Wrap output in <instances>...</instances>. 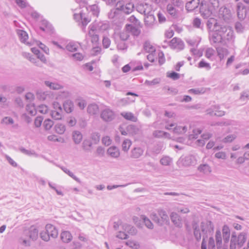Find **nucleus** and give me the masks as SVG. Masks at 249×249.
<instances>
[{
    "label": "nucleus",
    "instance_id": "1",
    "mask_svg": "<svg viewBox=\"0 0 249 249\" xmlns=\"http://www.w3.org/2000/svg\"><path fill=\"white\" fill-rule=\"evenodd\" d=\"M194 234L197 241H200L201 237L207 238L213 232L214 226L211 221H206L201 223L200 229L196 223L193 224Z\"/></svg>",
    "mask_w": 249,
    "mask_h": 249
},
{
    "label": "nucleus",
    "instance_id": "2",
    "mask_svg": "<svg viewBox=\"0 0 249 249\" xmlns=\"http://www.w3.org/2000/svg\"><path fill=\"white\" fill-rule=\"evenodd\" d=\"M38 231L35 226H31L28 230H24L23 235L20 238V242L25 246H30V239L33 241L36 240L38 237Z\"/></svg>",
    "mask_w": 249,
    "mask_h": 249
},
{
    "label": "nucleus",
    "instance_id": "3",
    "mask_svg": "<svg viewBox=\"0 0 249 249\" xmlns=\"http://www.w3.org/2000/svg\"><path fill=\"white\" fill-rule=\"evenodd\" d=\"M157 214L153 213L151 214V218L160 226H162L169 222V217L166 211L162 209L157 210Z\"/></svg>",
    "mask_w": 249,
    "mask_h": 249
},
{
    "label": "nucleus",
    "instance_id": "4",
    "mask_svg": "<svg viewBox=\"0 0 249 249\" xmlns=\"http://www.w3.org/2000/svg\"><path fill=\"white\" fill-rule=\"evenodd\" d=\"M246 240V234L241 232L238 237L235 233H232L230 241V249H237L241 248Z\"/></svg>",
    "mask_w": 249,
    "mask_h": 249
},
{
    "label": "nucleus",
    "instance_id": "5",
    "mask_svg": "<svg viewBox=\"0 0 249 249\" xmlns=\"http://www.w3.org/2000/svg\"><path fill=\"white\" fill-rule=\"evenodd\" d=\"M115 117L114 111L109 107H106L100 113L101 118L105 122H111Z\"/></svg>",
    "mask_w": 249,
    "mask_h": 249
},
{
    "label": "nucleus",
    "instance_id": "6",
    "mask_svg": "<svg viewBox=\"0 0 249 249\" xmlns=\"http://www.w3.org/2000/svg\"><path fill=\"white\" fill-rule=\"evenodd\" d=\"M219 31L220 28L215 29L214 31L210 33L209 39L212 45L222 42L223 38L226 37L225 36L223 35L222 32H220Z\"/></svg>",
    "mask_w": 249,
    "mask_h": 249
},
{
    "label": "nucleus",
    "instance_id": "7",
    "mask_svg": "<svg viewBox=\"0 0 249 249\" xmlns=\"http://www.w3.org/2000/svg\"><path fill=\"white\" fill-rule=\"evenodd\" d=\"M116 6L117 7V9H119L120 11H122L126 14L131 13L134 9V5L133 3L129 2L124 4L123 1H118Z\"/></svg>",
    "mask_w": 249,
    "mask_h": 249
},
{
    "label": "nucleus",
    "instance_id": "8",
    "mask_svg": "<svg viewBox=\"0 0 249 249\" xmlns=\"http://www.w3.org/2000/svg\"><path fill=\"white\" fill-rule=\"evenodd\" d=\"M136 10L139 13L143 14L144 16L149 14L153 11L151 5L146 2L138 3L136 5Z\"/></svg>",
    "mask_w": 249,
    "mask_h": 249
},
{
    "label": "nucleus",
    "instance_id": "9",
    "mask_svg": "<svg viewBox=\"0 0 249 249\" xmlns=\"http://www.w3.org/2000/svg\"><path fill=\"white\" fill-rule=\"evenodd\" d=\"M165 129L167 130L173 129V132L177 134H184L187 130V127L186 126L176 125L175 124H167L165 126Z\"/></svg>",
    "mask_w": 249,
    "mask_h": 249
},
{
    "label": "nucleus",
    "instance_id": "10",
    "mask_svg": "<svg viewBox=\"0 0 249 249\" xmlns=\"http://www.w3.org/2000/svg\"><path fill=\"white\" fill-rule=\"evenodd\" d=\"M89 28H91V30H95L98 33L103 32L107 30L109 28V25L107 23L99 22L90 25L89 26Z\"/></svg>",
    "mask_w": 249,
    "mask_h": 249
},
{
    "label": "nucleus",
    "instance_id": "11",
    "mask_svg": "<svg viewBox=\"0 0 249 249\" xmlns=\"http://www.w3.org/2000/svg\"><path fill=\"white\" fill-rule=\"evenodd\" d=\"M144 148L137 146L132 148L130 152V158L131 159H137L141 157L144 153Z\"/></svg>",
    "mask_w": 249,
    "mask_h": 249
},
{
    "label": "nucleus",
    "instance_id": "12",
    "mask_svg": "<svg viewBox=\"0 0 249 249\" xmlns=\"http://www.w3.org/2000/svg\"><path fill=\"white\" fill-rule=\"evenodd\" d=\"M169 45L172 48L178 50H182L184 47V43L183 41L177 37L173 38L170 41Z\"/></svg>",
    "mask_w": 249,
    "mask_h": 249
},
{
    "label": "nucleus",
    "instance_id": "13",
    "mask_svg": "<svg viewBox=\"0 0 249 249\" xmlns=\"http://www.w3.org/2000/svg\"><path fill=\"white\" fill-rule=\"evenodd\" d=\"M237 16L240 19H244L247 15V7L243 3L239 2L237 4Z\"/></svg>",
    "mask_w": 249,
    "mask_h": 249
},
{
    "label": "nucleus",
    "instance_id": "14",
    "mask_svg": "<svg viewBox=\"0 0 249 249\" xmlns=\"http://www.w3.org/2000/svg\"><path fill=\"white\" fill-rule=\"evenodd\" d=\"M200 4V0H187L186 9L188 11H192L198 7Z\"/></svg>",
    "mask_w": 249,
    "mask_h": 249
},
{
    "label": "nucleus",
    "instance_id": "15",
    "mask_svg": "<svg viewBox=\"0 0 249 249\" xmlns=\"http://www.w3.org/2000/svg\"><path fill=\"white\" fill-rule=\"evenodd\" d=\"M45 230L50 237L55 238L58 236V231L53 225L50 224H47L45 226Z\"/></svg>",
    "mask_w": 249,
    "mask_h": 249
},
{
    "label": "nucleus",
    "instance_id": "16",
    "mask_svg": "<svg viewBox=\"0 0 249 249\" xmlns=\"http://www.w3.org/2000/svg\"><path fill=\"white\" fill-rule=\"evenodd\" d=\"M219 32H222V35L225 36L226 37L223 38V39H232L233 32L230 29H227L225 26L220 27Z\"/></svg>",
    "mask_w": 249,
    "mask_h": 249
},
{
    "label": "nucleus",
    "instance_id": "17",
    "mask_svg": "<svg viewBox=\"0 0 249 249\" xmlns=\"http://www.w3.org/2000/svg\"><path fill=\"white\" fill-rule=\"evenodd\" d=\"M154 11H153L149 13V14H147L146 16H144L145 24L147 27H151L156 21V19L154 15Z\"/></svg>",
    "mask_w": 249,
    "mask_h": 249
},
{
    "label": "nucleus",
    "instance_id": "18",
    "mask_svg": "<svg viewBox=\"0 0 249 249\" xmlns=\"http://www.w3.org/2000/svg\"><path fill=\"white\" fill-rule=\"evenodd\" d=\"M74 18L75 19H81L82 24L84 28L91 20L89 18L86 17L83 13H80L79 14H74Z\"/></svg>",
    "mask_w": 249,
    "mask_h": 249
},
{
    "label": "nucleus",
    "instance_id": "19",
    "mask_svg": "<svg viewBox=\"0 0 249 249\" xmlns=\"http://www.w3.org/2000/svg\"><path fill=\"white\" fill-rule=\"evenodd\" d=\"M44 84L47 87L53 90H59L63 88V85L56 82H53L49 81H45Z\"/></svg>",
    "mask_w": 249,
    "mask_h": 249
},
{
    "label": "nucleus",
    "instance_id": "20",
    "mask_svg": "<svg viewBox=\"0 0 249 249\" xmlns=\"http://www.w3.org/2000/svg\"><path fill=\"white\" fill-rule=\"evenodd\" d=\"M107 154L112 158H117L120 156V153L118 147L112 146L108 148L107 150Z\"/></svg>",
    "mask_w": 249,
    "mask_h": 249
},
{
    "label": "nucleus",
    "instance_id": "21",
    "mask_svg": "<svg viewBox=\"0 0 249 249\" xmlns=\"http://www.w3.org/2000/svg\"><path fill=\"white\" fill-rule=\"evenodd\" d=\"M170 218L172 222L176 226L178 227H181L182 225L181 220L180 219L179 216L176 213H171L170 214Z\"/></svg>",
    "mask_w": 249,
    "mask_h": 249
},
{
    "label": "nucleus",
    "instance_id": "22",
    "mask_svg": "<svg viewBox=\"0 0 249 249\" xmlns=\"http://www.w3.org/2000/svg\"><path fill=\"white\" fill-rule=\"evenodd\" d=\"M17 34L21 42L29 45L26 41L28 38V35L25 31L18 29L17 30Z\"/></svg>",
    "mask_w": 249,
    "mask_h": 249
},
{
    "label": "nucleus",
    "instance_id": "23",
    "mask_svg": "<svg viewBox=\"0 0 249 249\" xmlns=\"http://www.w3.org/2000/svg\"><path fill=\"white\" fill-rule=\"evenodd\" d=\"M87 111L92 115L98 114L99 111L98 106L95 103L89 104L88 107Z\"/></svg>",
    "mask_w": 249,
    "mask_h": 249
},
{
    "label": "nucleus",
    "instance_id": "24",
    "mask_svg": "<svg viewBox=\"0 0 249 249\" xmlns=\"http://www.w3.org/2000/svg\"><path fill=\"white\" fill-rule=\"evenodd\" d=\"M196 160L193 155H190L186 156L183 159V163L186 166H189L196 163Z\"/></svg>",
    "mask_w": 249,
    "mask_h": 249
},
{
    "label": "nucleus",
    "instance_id": "25",
    "mask_svg": "<svg viewBox=\"0 0 249 249\" xmlns=\"http://www.w3.org/2000/svg\"><path fill=\"white\" fill-rule=\"evenodd\" d=\"M63 107L67 113H71L73 110V103L71 100H67L64 102Z\"/></svg>",
    "mask_w": 249,
    "mask_h": 249
},
{
    "label": "nucleus",
    "instance_id": "26",
    "mask_svg": "<svg viewBox=\"0 0 249 249\" xmlns=\"http://www.w3.org/2000/svg\"><path fill=\"white\" fill-rule=\"evenodd\" d=\"M121 115L127 120L133 122H136L137 121V118L130 112H122L121 113Z\"/></svg>",
    "mask_w": 249,
    "mask_h": 249
},
{
    "label": "nucleus",
    "instance_id": "27",
    "mask_svg": "<svg viewBox=\"0 0 249 249\" xmlns=\"http://www.w3.org/2000/svg\"><path fill=\"white\" fill-rule=\"evenodd\" d=\"M153 136L154 137L160 138H165L170 139V134L169 133L162 131L161 130H155L153 132Z\"/></svg>",
    "mask_w": 249,
    "mask_h": 249
},
{
    "label": "nucleus",
    "instance_id": "28",
    "mask_svg": "<svg viewBox=\"0 0 249 249\" xmlns=\"http://www.w3.org/2000/svg\"><path fill=\"white\" fill-rule=\"evenodd\" d=\"M198 171L205 175L209 174L212 170L210 166L207 164H200L198 167Z\"/></svg>",
    "mask_w": 249,
    "mask_h": 249
},
{
    "label": "nucleus",
    "instance_id": "29",
    "mask_svg": "<svg viewBox=\"0 0 249 249\" xmlns=\"http://www.w3.org/2000/svg\"><path fill=\"white\" fill-rule=\"evenodd\" d=\"M61 238L64 243L70 242L72 238L71 233L68 231H64L61 234Z\"/></svg>",
    "mask_w": 249,
    "mask_h": 249
},
{
    "label": "nucleus",
    "instance_id": "30",
    "mask_svg": "<svg viewBox=\"0 0 249 249\" xmlns=\"http://www.w3.org/2000/svg\"><path fill=\"white\" fill-rule=\"evenodd\" d=\"M217 55L219 56L220 60H222L225 56L228 55L229 53L228 50L225 48L218 47L216 49Z\"/></svg>",
    "mask_w": 249,
    "mask_h": 249
},
{
    "label": "nucleus",
    "instance_id": "31",
    "mask_svg": "<svg viewBox=\"0 0 249 249\" xmlns=\"http://www.w3.org/2000/svg\"><path fill=\"white\" fill-rule=\"evenodd\" d=\"M223 237L225 242H228L230 236V230L227 225L223 226L222 228Z\"/></svg>",
    "mask_w": 249,
    "mask_h": 249
},
{
    "label": "nucleus",
    "instance_id": "32",
    "mask_svg": "<svg viewBox=\"0 0 249 249\" xmlns=\"http://www.w3.org/2000/svg\"><path fill=\"white\" fill-rule=\"evenodd\" d=\"M83 138L81 133L79 131H74L72 133V139L75 144H79L81 142Z\"/></svg>",
    "mask_w": 249,
    "mask_h": 249
},
{
    "label": "nucleus",
    "instance_id": "33",
    "mask_svg": "<svg viewBox=\"0 0 249 249\" xmlns=\"http://www.w3.org/2000/svg\"><path fill=\"white\" fill-rule=\"evenodd\" d=\"M167 11L169 14L172 17L176 18L178 15V10L175 7L173 6V4H168L167 6Z\"/></svg>",
    "mask_w": 249,
    "mask_h": 249
},
{
    "label": "nucleus",
    "instance_id": "34",
    "mask_svg": "<svg viewBox=\"0 0 249 249\" xmlns=\"http://www.w3.org/2000/svg\"><path fill=\"white\" fill-rule=\"evenodd\" d=\"M216 245L217 249H220L222 247V241L221 231L217 230L215 233Z\"/></svg>",
    "mask_w": 249,
    "mask_h": 249
},
{
    "label": "nucleus",
    "instance_id": "35",
    "mask_svg": "<svg viewBox=\"0 0 249 249\" xmlns=\"http://www.w3.org/2000/svg\"><path fill=\"white\" fill-rule=\"evenodd\" d=\"M143 49L149 53H154L156 51L155 48L148 41H146L143 44Z\"/></svg>",
    "mask_w": 249,
    "mask_h": 249
},
{
    "label": "nucleus",
    "instance_id": "36",
    "mask_svg": "<svg viewBox=\"0 0 249 249\" xmlns=\"http://www.w3.org/2000/svg\"><path fill=\"white\" fill-rule=\"evenodd\" d=\"M63 110H52L51 115L52 117L54 120H60L62 117Z\"/></svg>",
    "mask_w": 249,
    "mask_h": 249
},
{
    "label": "nucleus",
    "instance_id": "37",
    "mask_svg": "<svg viewBox=\"0 0 249 249\" xmlns=\"http://www.w3.org/2000/svg\"><path fill=\"white\" fill-rule=\"evenodd\" d=\"M89 35L91 38V42L92 43H96L99 40L98 35L96 34L97 32L95 30H92L91 28H89Z\"/></svg>",
    "mask_w": 249,
    "mask_h": 249
},
{
    "label": "nucleus",
    "instance_id": "38",
    "mask_svg": "<svg viewBox=\"0 0 249 249\" xmlns=\"http://www.w3.org/2000/svg\"><path fill=\"white\" fill-rule=\"evenodd\" d=\"M141 218L142 219L143 222L144 223L145 226L147 228L149 229H153L154 225L148 218H147L145 215H141Z\"/></svg>",
    "mask_w": 249,
    "mask_h": 249
},
{
    "label": "nucleus",
    "instance_id": "39",
    "mask_svg": "<svg viewBox=\"0 0 249 249\" xmlns=\"http://www.w3.org/2000/svg\"><path fill=\"white\" fill-rule=\"evenodd\" d=\"M160 163L164 166L170 165L172 163V159L169 156H164L160 159Z\"/></svg>",
    "mask_w": 249,
    "mask_h": 249
},
{
    "label": "nucleus",
    "instance_id": "40",
    "mask_svg": "<svg viewBox=\"0 0 249 249\" xmlns=\"http://www.w3.org/2000/svg\"><path fill=\"white\" fill-rule=\"evenodd\" d=\"M89 9L92 14L95 17H97L100 12V9L96 4H93L89 7Z\"/></svg>",
    "mask_w": 249,
    "mask_h": 249
},
{
    "label": "nucleus",
    "instance_id": "41",
    "mask_svg": "<svg viewBox=\"0 0 249 249\" xmlns=\"http://www.w3.org/2000/svg\"><path fill=\"white\" fill-rule=\"evenodd\" d=\"M55 129L57 133L62 134L65 132L66 127L65 126L62 124H57L55 125Z\"/></svg>",
    "mask_w": 249,
    "mask_h": 249
},
{
    "label": "nucleus",
    "instance_id": "42",
    "mask_svg": "<svg viewBox=\"0 0 249 249\" xmlns=\"http://www.w3.org/2000/svg\"><path fill=\"white\" fill-rule=\"evenodd\" d=\"M79 45L77 43L74 42H70L67 46L66 49L70 52H75L76 51Z\"/></svg>",
    "mask_w": 249,
    "mask_h": 249
},
{
    "label": "nucleus",
    "instance_id": "43",
    "mask_svg": "<svg viewBox=\"0 0 249 249\" xmlns=\"http://www.w3.org/2000/svg\"><path fill=\"white\" fill-rule=\"evenodd\" d=\"M213 109L214 110H213L212 115L214 114L215 116L221 117L225 115V112L222 110H220V107L219 106H215L213 107Z\"/></svg>",
    "mask_w": 249,
    "mask_h": 249
},
{
    "label": "nucleus",
    "instance_id": "44",
    "mask_svg": "<svg viewBox=\"0 0 249 249\" xmlns=\"http://www.w3.org/2000/svg\"><path fill=\"white\" fill-rule=\"evenodd\" d=\"M213 25L214 26L213 28V30L219 29L216 21L214 18H211L207 21V26L208 28L211 29L212 28Z\"/></svg>",
    "mask_w": 249,
    "mask_h": 249
},
{
    "label": "nucleus",
    "instance_id": "45",
    "mask_svg": "<svg viewBox=\"0 0 249 249\" xmlns=\"http://www.w3.org/2000/svg\"><path fill=\"white\" fill-rule=\"evenodd\" d=\"M131 144L132 143L130 140L128 139L124 140L122 143V150L124 152H127Z\"/></svg>",
    "mask_w": 249,
    "mask_h": 249
},
{
    "label": "nucleus",
    "instance_id": "46",
    "mask_svg": "<svg viewBox=\"0 0 249 249\" xmlns=\"http://www.w3.org/2000/svg\"><path fill=\"white\" fill-rule=\"evenodd\" d=\"M198 67L199 68H204L206 70L209 71L211 70V67L209 63L206 62L203 59L201 60L198 64Z\"/></svg>",
    "mask_w": 249,
    "mask_h": 249
},
{
    "label": "nucleus",
    "instance_id": "47",
    "mask_svg": "<svg viewBox=\"0 0 249 249\" xmlns=\"http://www.w3.org/2000/svg\"><path fill=\"white\" fill-rule=\"evenodd\" d=\"M169 4H173V6L180 9L183 8L184 5L181 0H170V3Z\"/></svg>",
    "mask_w": 249,
    "mask_h": 249
},
{
    "label": "nucleus",
    "instance_id": "48",
    "mask_svg": "<svg viewBox=\"0 0 249 249\" xmlns=\"http://www.w3.org/2000/svg\"><path fill=\"white\" fill-rule=\"evenodd\" d=\"M201 15L205 18L210 17L212 15V11L210 9L204 10L203 7L199 8Z\"/></svg>",
    "mask_w": 249,
    "mask_h": 249
},
{
    "label": "nucleus",
    "instance_id": "49",
    "mask_svg": "<svg viewBox=\"0 0 249 249\" xmlns=\"http://www.w3.org/2000/svg\"><path fill=\"white\" fill-rule=\"evenodd\" d=\"M27 111L32 116L35 115L36 113V109L34 105H27L26 107Z\"/></svg>",
    "mask_w": 249,
    "mask_h": 249
},
{
    "label": "nucleus",
    "instance_id": "50",
    "mask_svg": "<svg viewBox=\"0 0 249 249\" xmlns=\"http://www.w3.org/2000/svg\"><path fill=\"white\" fill-rule=\"evenodd\" d=\"M189 92L191 94L198 95L201 94L205 92V90L203 88L192 89L189 90Z\"/></svg>",
    "mask_w": 249,
    "mask_h": 249
},
{
    "label": "nucleus",
    "instance_id": "51",
    "mask_svg": "<svg viewBox=\"0 0 249 249\" xmlns=\"http://www.w3.org/2000/svg\"><path fill=\"white\" fill-rule=\"evenodd\" d=\"M53 125V122L51 119H46L43 123V125L46 130H50Z\"/></svg>",
    "mask_w": 249,
    "mask_h": 249
},
{
    "label": "nucleus",
    "instance_id": "52",
    "mask_svg": "<svg viewBox=\"0 0 249 249\" xmlns=\"http://www.w3.org/2000/svg\"><path fill=\"white\" fill-rule=\"evenodd\" d=\"M92 142L89 140H85L83 142L82 147L85 151H89L92 146Z\"/></svg>",
    "mask_w": 249,
    "mask_h": 249
},
{
    "label": "nucleus",
    "instance_id": "53",
    "mask_svg": "<svg viewBox=\"0 0 249 249\" xmlns=\"http://www.w3.org/2000/svg\"><path fill=\"white\" fill-rule=\"evenodd\" d=\"M129 37V32L127 31H123L120 34V38L123 41L126 40Z\"/></svg>",
    "mask_w": 249,
    "mask_h": 249
},
{
    "label": "nucleus",
    "instance_id": "54",
    "mask_svg": "<svg viewBox=\"0 0 249 249\" xmlns=\"http://www.w3.org/2000/svg\"><path fill=\"white\" fill-rule=\"evenodd\" d=\"M20 151L23 154L28 155V156H35L36 157L37 155L36 153V152L34 150H29L25 149L23 147H21L19 148Z\"/></svg>",
    "mask_w": 249,
    "mask_h": 249
},
{
    "label": "nucleus",
    "instance_id": "55",
    "mask_svg": "<svg viewBox=\"0 0 249 249\" xmlns=\"http://www.w3.org/2000/svg\"><path fill=\"white\" fill-rule=\"evenodd\" d=\"M236 138V135L235 134L229 135L222 140V142L224 143L231 142Z\"/></svg>",
    "mask_w": 249,
    "mask_h": 249
},
{
    "label": "nucleus",
    "instance_id": "56",
    "mask_svg": "<svg viewBox=\"0 0 249 249\" xmlns=\"http://www.w3.org/2000/svg\"><path fill=\"white\" fill-rule=\"evenodd\" d=\"M48 107L45 105H41L39 106L36 109V112L38 111L39 112L42 114H46L48 112Z\"/></svg>",
    "mask_w": 249,
    "mask_h": 249
},
{
    "label": "nucleus",
    "instance_id": "57",
    "mask_svg": "<svg viewBox=\"0 0 249 249\" xmlns=\"http://www.w3.org/2000/svg\"><path fill=\"white\" fill-rule=\"evenodd\" d=\"M118 11H119V9H117V7L115 9H111L108 13V17L109 18L112 19L114 18L118 14Z\"/></svg>",
    "mask_w": 249,
    "mask_h": 249
},
{
    "label": "nucleus",
    "instance_id": "58",
    "mask_svg": "<svg viewBox=\"0 0 249 249\" xmlns=\"http://www.w3.org/2000/svg\"><path fill=\"white\" fill-rule=\"evenodd\" d=\"M125 230L129 234L132 235L136 234L137 233V230L133 226L126 225Z\"/></svg>",
    "mask_w": 249,
    "mask_h": 249
},
{
    "label": "nucleus",
    "instance_id": "59",
    "mask_svg": "<svg viewBox=\"0 0 249 249\" xmlns=\"http://www.w3.org/2000/svg\"><path fill=\"white\" fill-rule=\"evenodd\" d=\"M160 79L159 78H155L152 81L146 80L145 81V84L148 86H152L158 84L160 83Z\"/></svg>",
    "mask_w": 249,
    "mask_h": 249
},
{
    "label": "nucleus",
    "instance_id": "60",
    "mask_svg": "<svg viewBox=\"0 0 249 249\" xmlns=\"http://www.w3.org/2000/svg\"><path fill=\"white\" fill-rule=\"evenodd\" d=\"M214 50L211 48H209L206 49L205 52V56L208 59H211L214 55Z\"/></svg>",
    "mask_w": 249,
    "mask_h": 249
},
{
    "label": "nucleus",
    "instance_id": "61",
    "mask_svg": "<svg viewBox=\"0 0 249 249\" xmlns=\"http://www.w3.org/2000/svg\"><path fill=\"white\" fill-rule=\"evenodd\" d=\"M40 236L43 240L46 242L48 241L50 238V236L46 230L45 231H42L40 232Z\"/></svg>",
    "mask_w": 249,
    "mask_h": 249
},
{
    "label": "nucleus",
    "instance_id": "62",
    "mask_svg": "<svg viewBox=\"0 0 249 249\" xmlns=\"http://www.w3.org/2000/svg\"><path fill=\"white\" fill-rule=\"evenodd\" d=\"M91 139L94 144H97L100 141V135L98 133H93L91 136Z\"/></svg>",
    "mask_w": 249,
    "mask_h": 249
},
{
    "label": "nucleus",
    "instance_id": "63",
    "mask_svg": "<svg viewBox=\"0 0 249 249\" xmlns=\"http://www.w3.org/2000/svg\"><path fill=\"white\" fill-rule=\"evenodd\" d=\"M167 77L176 80L179 78V74L175 71L167 73Z\"/></svg>",
    "mask_w": 249,
    "mask_h": 249
},
{
    "label": "nucleus",
    "instance_id": "64",
    "mask_svg": "<svg viewBox=\"0 0 249 249\" xmlns=\"http://www.w3.org/2000/svg\"><path fill=\"white\" fill-rule=\"evenodd\" d=\"M162 146L160 144H157L154 146L152 152L155 155H158L161 152Z\"/></svg>",
    "mask_w": 249,
    "mask_h": 249
}]
</instances>
